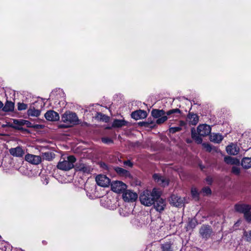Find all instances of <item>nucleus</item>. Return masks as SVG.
<instances>
[{"label": "nucleus", "instance_id": "obj_8", "mask_svg": "<svg viewBox=\"0 0 251 251\" xmlns=\"http://www.w3.org/2000/svg\"><path fill=\"white\" fill-rule=\"evenodd\" d=\"M97 184L103 187L109 186L110 184V179L105 175H99L96 177Z\"/></svg>", "mask_w": 251, "mask_h": 251}, {"label": "nucleus", "instance_id": "obj_12", "mask_svg": "<svg viewBox=\"0 0 251 251\" xmlns=\"http://www.w3.org/2000/svg\"><path fill=\"white\" fill-rule=\"evenodd\" d=\"M234 209L236 211L244 214V217L251 210V205L248 204H236L234 205Z\"/></svg>", "mask_w": 251, "mask_h": 251}, {"label": "nucleus", "instance_id": "obj_2", "mask_svg": "<svg viewBox=\"0 0 251 251\" xmlns=\"http://www.w3.org/2000/svg\"><path fill=\"white\" fill-rule=\"evenodd\" d=\"M159 197V191L156 188H153L151 191L145 190L142 192L139 196L141 203L147 206L152 205V203L155 199Z\"/></svg>", "mask_w": 251, "mask_h": 251}, {"label": "nucleus", "instance_id": "obj_23", "mask_svg": "<svg viewBox=\"0 0 251 251\" xmlns=\"http://www.w3.org/2000/svg\"><path fill=\"white\" fill-rule=\"evenodd\" d=\"M198 224V220L195 217L193 218H189L188 224L186 226V230L188 231L190 229H194Z\"/></svg>", "mask_w": 251, "mask_h": 251}, {"label": "nucleus", "instance_id": "obj_3", "mask_svg": "<svg viewBox=\"0 0 251 251\" xmlns=\"http://www.w3.org/2000/svg\"><path fill=\"white\" fill-rule=\"evenodd\" d=\"M76 160L74 155H69L67 157V160L59 161L57 165V168L63 171H69L74 167V164Z\"/></svg>", "mask_w": 251, "mask_h": 251}, {"label": "nucleus", "instance_id": "obj_49", "mask_svg": "<svg viewBox=\"0 0 251 251\" xmlns=\"http://www.w3.org/2000/svg\"><path fill=\"white\" fill-rule=\"evenodd\" d=\"M185 125V122L183 121H179V126H183Z\"/></svg>", "mask_w": 251, "mask_h": 251}, {"label": "nucleus", "instance_id": "obj_22", "mask_svg": "<svg viewBox=\"0 0 251 251\" xmlns=\"http://www.w3.org/2000/svg\"><path fill=\"white\" fill-rule=\"evenodd\" d=\"M13 123L19 126L25 125L27 127H32L33 124L29 121L23 119H13Z\"/></svg>", "mask_w": 251, "mask_h": 251}, {"label": "nucleus", "instance_id": "obj_13", "mask_svg": "<svg viewBox=\"0 0 251 251\" xmlns=\"http://www.w3.org/2000/svg\"><path fill=\"white\" fill-rule=\"evenodd\" d=\"M147 116L148 113L146 111L141 109L134 111L131 114V118L135 120L145 119L147 117Z\"/></svg>", "mask_w": 251, "mask_h": 251}, {"label": "nucleus", "instance_id": "obj_17", "mask_svg": "<svg viewBox=\"0 0 251 251\" xmlns=\"http://www.w3.org/2000/svg\"><path fill=\"white\" fill-rule=\"evenodd\" d=\"M186 119L189 124L193 126H196L199 121L198 115L197 114L190 112L187 114Z\"/></svg>", "mask_w": 251, "mask_h": 251}, {"label": "nucleus", "instance_id": "obj_28", "mask_svg": "<svg viewBox=\"0 0 251 251\" xmlns=\"http://www.w3.org/2000/svg\"><path fill=\"white\" fill-rule=\"evenodd\" d=\"M95 119L100 121L107 123L109 122L110 118L109 116L101 112H97L95 116Z\"/></svg>", "mask_w": 251, "mask_h": 251}, {"label": "nucleus", "instance_id": "obj_14", "mask_svg": "<svg viewBox=\"0 0 251 251\" xmlns=\"http://www.w3.org/2000/svg\"><path fill=\"white\" fill-rule=\"evenodd\" d=\"M113 169L117 175L120 176L129 178H132V175L130 173L125 169L117 166L114 167Z\"/></svg>", "mask_w": 251, "mask_h": 251}, {"label": "nucleus", "instance_id": "obj_36", "mask_svg": "<svg viewBox=\"0 0 251 251\" xmlns=\"http://www.w3.org/2000/svg\"><path fill=\"white\" fill-rule=\"evenodd\" d=\"M225 162L228 164H234V158L229 156H226L224 157Z\"/></svg>", "mask_w": 251, "mask_h": 251}, {"label": "nucleus", "instance_id": "obj_26", "mask_svg": "<svg viewBox=\"0 0 251 251\" xmlns=\"http://www.w3.org/2000/svg\"><path fill=\"white\" fill-rule=\"evenodd\" d=\"M226 151L228 154L233 155L237 154L239 152V150H237L235 145L233 144L226 147Z\"/></svg>", "mask_w": 251, "mask_h": 251}, {"label": "nucleus", "instance_id": "obj_32", "mask_svg": "<svg viewBox=\"0 0 251 251\" xmlns=\"http://www.w3.org/2000/svg\"><path fill=\"white\" fill-rule=\"evenodd\" d=\"M181 114V111L178 108L170 109L166 112V115L169 116H174L176 114Z\"/></svg>", "mask_w": 251, "mask_h": 251}, {"label": "nucleus", "instance_id": "obj_11", "mask_svg": "<svg viewBox=\"0 0 251 251\" xmlns=\"http://www.w3.org/2000/svg\"><path fill=\"white\" fill-rule=\"evenodd\" d=\"M170 203L176 207H182L184 205V199L175 194H172L170 198Z\"/></svg>", "mask_w": 251, "mask_h": 251}, {"label": "nucleus", "instance_id": "obj_53", "mask_svg": "<svg viewBox=\"0 0 251 251\" xmlns=\"http://www.w3.org/2000/svg\"><path fill=\"white\" fill-rule=\"evenodd\" d=\"M106 128H107V129H110V128H111V127H107Z\"/></svg>", "mask_w": 251, "mask_h": 251}, {"label": "nucleus", "instance_id": "obj_15", "mask_svg": "<svg viewBox=\"0 0 251 251\" xmlns=\"http://www.w3.org/2000/svg\"><path fill=\"white\" fill-rule=\"evenodd\" d=\"M25 160L31 164L38 165L41 162V157L38 155L27 154L25 156Z\"/></svg>", "mask_w": 251, "mask_h": 251}, {"label": "nucleus", "instance_id": "obj_21", "mask_svg": "<svg viewBox=\"0 0 251 251\" xmlns=\"http://www.w3.org/2000/svg\"><path fill=\"white\" fill-rule=\"evenodd\" d=\"M14 103L11 101L6 100L4 106L2 107V110L5 112H12L14 109Z\"/></svg>", "mask_w": 251, "mask_h": 251}, {"label": "nucleus", "instance_id": "obj_39", "mask_svg": "<svg viewBox=\"0 0 251 251\" xmlns=\"http://www.w3.org/2000/svg\"><path fill=\"white\" fill-rule=\"evenodd\" d=\"M231 173L235 175L239 176L240 174V169L236 166H233L231 168Z\"/></svg>", "mask_w": 251, "mask_h": 251}, {"label": "nucleus", "instance_id": "obj_7", "mask_svg": "<svg viewBox=\"0 0 251 251\" xmlns=\"http://www.w3.org/2000/svg\"><path fill=\"white\" fill-rule=\"evenodd\" d=\"M153 207L158 212L161 213L165 209L166 207V201L165 200L161 198V193L159 192V197L154 200L153 203Z\"/></svg>", "mask_w": 251, "mask_h": 251}, {"label": "nucleus", "instance_id": "obj_50", "mask_svg": "<svg viewBox=\"0 0 251 251\" xmlns=\"http://www.w3.org/2000/svg\"><path fill=\"white\" fill-rule=\"evenodd\" d=\"M199 167L201 169V170H203L204 168H205V167L203 165H202V164H199Z\"/></svg>", "mask_w": 251, "mask_h": 251}, {"label": "nucleus", "instance_id": "obj_31", "mask_svg": "<svg viewBox=\"0 0 251 251\" xmlns=\"http://www.w3.org/2000/svg\"><path fill=\"white\" fill-rule=\"evenodd\" d=\"M161 251H172V244L171 242H166L161 245Z\"/></svg>", "mask_w": 251, "mask_h": 251}, {"label": "nucleus", "instance_id": "obj_1", "mask_svg": "<svg viewBox=\"0 0 251 251\" xmlns=\"http://www.w3.org/2000/svg\"><path fill=\"white\" fill-rule=\"evenodd\" d=\"M211 127L208 125H200L197 127V133L194 127L191 128V137L198 144H201L202 142L201 137L208 135L211 132Z\"/></svg>", "mask_w": 251, "mask_h": 251}, {"label": "nucleus", "instance_id": "obj_34", "mask_svg": "<svg viewBox=\"0 0 251 251\" xmlns=\"http://www.w3.org/2000/svg\"><path fill=\"white\" fill-rule=\"evenodd\" d=\"M168 117L165 115L162 116L161 117L158 118L156 121V124L157 125H161L164 123L165 121H166L168 119Z\"/></svg>", "mask_w": 251, "mask_h": 251}, {"label": "nucleus", "instance_id": "obj_24", "mask_svg": "<svg viewBox=\"0 0 251 251\" xmlns=\"http://www.w3.org/2000/svg\"><path fill=\"white\" fill-rule=\"evenodd\" d=\"M241 165L245 169L251 168V157H244L241 160Z\"/></svg>", "mask_w": 251, "mask_h": 251}, {"label": "nucleus", "instance_id": "obj_46", "mask_svg": "<svg viewBox=\"0 0 251 251\" xmlns=\"http://www.w3.org/2000/svg\"><path fill=\"white\" fill-rule=\"evenodd\" d=\"M205 181H206L208 185H212V184L213 182V179L211 176H208L206 177Z\"/></svg>", "mask_w": 251, "mask_h": 251}, {"label": "nucleus", "instance_id": "obj_9", "mask_svg": "<svg viewBox=\"0 0 251 251\" xmlns=\"http://www.w3.org/2000/svg\"><path fill=\"white\" fill-rule=\"evenodd\" d=\"M138 198L137 193L129 190H126L123 194V198L126 202L135 201Z\"/></svg>", "mask_w": 251, "mask_h": 251}, {"label": "nucleus", "instance_id": "obj_16", "mask_svg": "<svg viewBox=\"0 0 251 251\" xmlns=\"http://www.w3.org/2000/svg\"><path fill=\"white\" fill-rule=\"evenodd\" d=\"M45 118L50 121H56L59 120V116L58 113L53 110H49L45 114Z\"/></svg>", "mask_w": 251, "mask_h": 251}, {"label": "nucleus", "instance_id": "obj_45", "mask_svg": "<svg viewBox=\"0 0 251 251\" xmlns=\"http://www.w3.org/2000/svg\"><path fill=\"white\" fill-rule=\"evenodd\" d=\"M124 164L125 166H127L131 168H132L133 166V163L129 160L124 161Z\"/></svg>", "mask_w": 251, "mask_h": 251}, {"label": "nucleus", "instance_id": "obj_44", "mask_svg": "<svg viewBox=\"0 0 251 251\" xmlns=\"http://www.w3.org/2000/svg\"><path fill=\"white\" fill-rule=\"evenodd\" d=\"M244 236L247 238V240L248 241H251V230L249 232L246 231H244Z\"/></svg>", "mask_w": 251, "mask_h": 251}, {"label": "nucleus", "instance_id": "obj_51", "mask_svg": "<svg viewBox=\"0 0 251 251\" xmlns=\"http://www.w3.org/2000/svg\"><path fill=\"white\" fill-rule=\"evenodd\" d=\"M3 106V103L0 100V109L2 108Z\"/></svg>", "mask_w": 251, "mask_h": 251}, {"label": "nucleus", "instance_id": "obj_37", "mask_svg": "<svg viewBox=\"0 0 251 251\" xmlns=\"http://www.w3.org/2000/svg\"><path fill=\"white\" fill-rule=\"evenodd\" d=\"M18 106V110L19 111H22L23 110H25L27 108V104L24 103L23 102H18L17 104Z\"/></svg>", "mask_w": 251, "mask_h": 251}, {"label": "nucleus", "instance_id": "obj_48", "mask_svg": "<svg viewBox=\"0 0 251 251\" xmlns=\"http://www.w3.org/2000/svg\"><path fill=\"white\" fill-rule=\"evenodd\" d=\"M44 127V126L39 124H33L32 127L35 129H42Z\"/></svg>", "mask_w": 251, "mask_h": 251}, {"label": "nucleus", "instance_id": "obj_5", "mask_svg": "<svg viewBox=\"0 0 251 251\" xmlns=\"http://www.w3.org/2000/svg\"><path fill=\"white\" fill-rule=\"evenodd\" d=\"M126 187V185L121 181L117 180L111 183V190L117 193H124Z\"/></svg>", "mask_w": 251, "mask_h": 251}, {"label": "nucleus", "instance_id": "obj_43", "mask_svg": "<svg viewBox=\"0 0 251 251\" xmlns=\"http://www.w3.org/2000/svg\"><path fill=\"white\" fill-rule=\"evenodd\" d=\"M244 217L247 222H251V212L250 211L245 214V216Z\"/></svg>", "mask_w": 251, "mask_h": 251}, {"label": "nucleus", "instance_id": "obj_38", "mask_svg": "<svg viewBox=\"0 0 251 251\" xmlns=\"http://www.w3.org/2000/svg\"><path fill=\"white\" fill-rule=\"evenodd\" d=\"M101 141L103 143L106 144H110L113 143V140L111 138L107 137L101 138Z\"/></svg>", "mask_w": 251, "mask_h": 251}, {"label": "nucleus", "instance_id": "obj_18", "mask_svg": "<svg viewBox=\"0 0 251 251\" xmlns=\"http://www.w3.org/2000/svg\"><path fill=\"white\" fill-rule=\"evenodd\" d=\"M9 152L10 154L15 157H22L25 154V151L20 146L11 148L9 150Z\"/></svg>", "mask_w": 251, "mask_h": 251}, {"label": "nucleus", "instance_id": "obj_10", "mask_svg": "<svg viewBox=\"0 0 251 251\" xmlns=\"http://www.w3.org/2000/svg\"><path fill=\"white\" fill-rule=\"evenodd\" d=\"M212 232L213 230L211 226L206 225H202L199 230L201 236L206 239L210 238Z\"/></svg>", "mask_w": 251, "mask_h": 251}, {"label": "nucleus", "instance_id": "obj_54", "mask_svg": "<svg viewBox=\"0 0 251 251\" xmlns=\"http://www.w3.org/2000/svg\"><path fill=\"white\" fill-rule=\"evenodd\" d=\"M187 143H190V142L188 140L187 141Z\"/></svg>", "mask_w": 251, "mask_h": 251}, {"label": "nucleus", "instance_id": "obj_52", "mask_svg": "<svg viewBox=\"0 0 251 251\" xmlns=\"http://www.w3.org/2000/svg\"><path fill=\"white\" fill-rule=\"evenodd\" d=\"M60 127H65V126H63V125H61V126H60Z\"/></svg>", "mask_w": 251, "mask_h": 251}, {"label": "nucleus", "instance_id": "obj_25", "mask_svg": "<svg viewBox=\"0 0 251 251\" xmlns=\"http://www.w3.org/2000/svg\"><path fill=\"white\" fill-rule=\"evenodd\" d=\"M151 115L154 118L158 119L162 116L166 115V112L163 109H153L151 110Z\"/></svg>", "mask_w": 251, "mask_h": 251}, {"label": "nucleus", "instance_id": "obj_6", "mask_svg": "<svg viewBox=\"0 0 251 251\" xmlns=\"http://www.w3.org/2000/svg\"><path fill=\"white\" fill-rule=\"evenodd\" d=\"M152 179L158 185L165 187L169 184L170 180L160 174L155 173L152 175Z\"/></svg>", "mask_w": 251, "mask_h": 251}, {"label": "nucleus", "instance_id": "obj_30", "mask_svg": "<svg viewBox=\"0 0 251 251\" xmlns=\"http://www.w3.org/2000/svg\"><path fill=\"white\" fill-rule=\"evenodd\" d=\"M223 139V137L220 133H215L210 137L211 141L216 143H220Z\"/></svg>", "mask_w": 251, "mask_h": 251}, {"label": "nucleus", "instance_id": "obj_41", "mask_svg": "<svg viewBox=\"0 0 251 251\" xmlns=\"http://www.w3.org/2000/svg\"><path fill=\"white\" fill-rule=\"evenodd\" d=\"M201 191L203 193H205L206 195H210L212 193L211 189L210 188V187L208 186L204 187L203 188H202Z\"/></svg>", "mask_w": 251, "mask_h": 251}, {"label": "nucleus", "instance_id": "obj_19", "mask_svg": "<svg viewBox=\"0 0 251 251\" xmlns=\"http://www.w3.org/2000/svg\"><path fill=\"white\" fill-rule=\"evenodd\" d=\"M7 126L9 127L12 128L15 130H20L22 133L25 134H30V131L28 129L23 127V126H19V125H15L13 123L9 122L7 123Z\"/></svg>", "mask_w": 251, "mask_h": 251}, {"label": "nucleus", "instance_id": "obj_4", "mask_svg": "<svg viewBox=\"0 0 251 251\" xmlns=\"http://www.w3.org/2000/svg\"><path fill=\"white\" fill-rule=\"evenodd\" d=\"M62 121L72 125L78 124L79 120L76 114L70 111H67L62 116Z\"/></svg>", "mask_w": 251, "mask_h": 251}, {"label": "nucleus", "instance_id": "obj_29", "mask_svg": "<svg viewBox=\"0 0 251 251\" xmlns=\"http://www.w3.org/2000/svg\"><path fill=\"white\" fill-rule=\"evenodd\" d=\"M138 125L140 126H144L145 127L150 128L151 129L153 128L155 126V125L152 121L150 122H139L138 123Z\"/></svg>", "mask_w": 251, "mask_h": 251}, {"label": "nucleus", "instance_id": "obj_27", "mask_svg": "<svg viewBox=\"0 0 251 251\" xmlns=\"http://www.w3.org/2000/svg\"><path fill=\"white\" fill-rule=\"evenodd\" d=\"M40 114L41 111L36 109L34 106H30L27 111V114L29 116L38 117Z\"/></svg>", "mask_w": 251, "mask_h": 251}, {"label": "nucleus", "instance_id": "obj_40", "mask_svg": "<svg viewBox=\"0 0 251 251\" xmlns=\"http://www.w3.org/2000/svg\"><path fill=\"white\" fill-rule=\"evenodd\" d=\"M181 129V127L180 126L172 127L169 128V131L170 133L174 134L180 131Z\"/></svg>", "mask_w": 251, "mask_h": 251}, {"label": "nucleus", "instance_id": "obj_20", "mask_svg": "<svg viewBox=\"0 0 251 251\" xmlns=\"http://www.w3.org/2000/svg\"><path fill=\"white\" fill-rule=\"evenodd\" d=\"M128 122L124 119L120 120L115 119L114 120L112 124V127L113 128H120L124 126H126Z\"/></svg>", "mask_w": 251, "mask_h": 251}, {"label": "nucleus", "instance_id": "obj_47", "mask_svg": "<svg viewBox=\"0 0 251 251\" xmlns=\"http://www.w3.org/2000/svg\"><path fill=\"white\" fill-rule=\"evenodd\" d=\"M44 154L46 159L49 160L51 159L52 157L51 152H45Z\"/></svg>", "mask_w": 251, "mask_h": 251}, {"label": "nucleus", "instance_id": "obj_35", "mask_svg": "<svg viewBox=\"0 0 251 251\" xmlns=\"http://www.w3.org/2000/svg\"><path fill=\"white\" fill-rule=\"evenodd\" d=\"M202 145V147L205 149L206 151L208 152H210L212 150L215 148L214 147H213L211 144L206 142L203 143Z\"/></svg>", "mask_w": 251, "mask_h": 251}, {"label": "nucleus", "instance_id": "obj_33", "mask_svg": "<svg viewBox=\"0 0 251 251\" xmlns=\"http://www.w3.org/2000/svg\"><path fill=\"white\" fill-rule=\"evenodd\" d=\"M78 164L79 165L76 167L78 170L83 173H89L90 169L87 165L83 163H79Z\"/></svg>", "mask_w": 251, "mask_h": 251}, {"label": "nucleus", "instance_id": "obj_42", "mask_svg": "<svg viewBox=\"0 0 251 251\" xmlns=\"http://www.w3.org/2000/svg\"><path fill=\"white\" fill-rule=\"evenodd\" d=\"M191 195L193 198H199V193L196 188H192L191 189Z\"/></svg>", "mask_w": 251, "mask_h": 251}]
</instances>
